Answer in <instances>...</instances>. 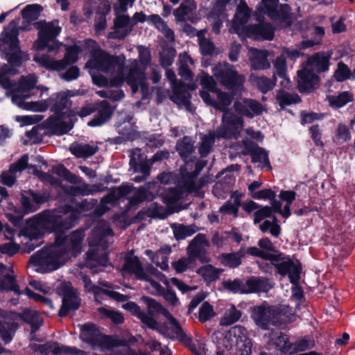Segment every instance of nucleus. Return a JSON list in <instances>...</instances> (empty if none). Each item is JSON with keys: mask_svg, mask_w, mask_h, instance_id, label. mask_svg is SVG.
I'll use <instances>...</instances> for the list:
<instances>
[{"mask_svg": "<svg viewBox=\"0 0 355 355\" xmlns=\"http://www.w3.org/2000/svg\"><path fill=\"white\" fill-rule=\"evenodd\" d=\"M77 218L78 213L75 211H64L62 214L44 211L30 220L26 234L31 240L41 237L44 232L56 234L54 244L31 257L29 263L36 272L46 273L55 270L66 262L67 254L76 256L81 251L85 238L83 230H77L67 236H62L65 230L74 226Z\"/></svg>", "mask_w": 355, "mask_h": 355, "instance_id": "1", "label": "nucleus"}, {"mask_svg": "<svg viewBox=\"0 0 355 355\" xmlns=\"http://www.w3.org/2000/svg\"><path fill=\"white\" fill-rule=\"evenodd\" d=\"M85 44L91 58L85 67L92 78L93 83L100 87L110 85L121 87L125 82L131 88L132 94L141 90L143 98L149 94V87L146 82L145 69H141L139 62L130 60L125 64L123 56L112 55L100 49L95 41L87 40Z\"/></svg>", "mask_w": 355, "mask_h": 355, "instance_id": "2", "label": "nucleus"}, {"mask_svg": "<svg viewBox=\"0 0 355 355\" xmlns=\"http://www.w3.org/2000/svg\"><path fill=\"white\" fill-rule=\"evenodd\" d=\"M176 150L185 162V166L180 168L182 175L180 186L169 189L165 193H161L162 201L168 208H172L173 205L182 198H184L188 193L196 192L200 189L196 182V178L204 165L199 162L195 164V171L192 173L193 163L191 159V154L194 151L193 141L190 137H184L182 140L177 142Z\"/></svg>", "mask_w": 355, "mask_h": 355, "instance_id": "3", "label": "nucleus"}, {"mask_svg": "<svg viewBox=\"0 0 355 355\" xmlns=\"http://www.w3.org/2000/svg\"><path fill=\"white\" fill-rule=\"evenodd\" d=\"M111 236L112 230L109 225L105 222H100L88 238L90 249L87 253L86 264L93 273L101 271L96 269L97 267H105L109 264L106 249L110 243Z\"/></svg>", "mask_w": 355, "mask_h": 355, "instance_id": "4", "label": "nucleus"}, {"mask_svg": "<svg viewBox=\"0 0 355 355\" xmlns=\"http://www.w3.org/2000/svg\"><path fill=\"white\" fill-rule=\"evenodd\" d=\"M332 53L320 52L309 57L304 68L298 71V87L302 92L313 90L319 82L318 73L329 69Z\"/></svg>", "mask_w": 355, "mask_h": 355, "instance_id": "5", "label": "nucleus"}, {"mask_svg": "<svg viewBox=\"0 0 355 355\" xmlns=\"http://www.w3.org/2000/svg\"><path fill=\"white\" fill-rule=\"evenodd\" d=\"M217 96L214 107L223 112L222 126L226 128L219 135L222 137H230L238 133L243 126V120L229 110V106L231 105L233 99L232 94L223 92L220 89L215 92Z\"/></svg>", "mask_w": 355, "mask_h": 355, "instance_id": "6", "label": "nucleus"}, {"mask_svg": "<svg viewBox=\"0 0 355 355\" xmlns=\"http://www.w3.org/2000/svg\"><path fill=\"white\" fill-rule=\"evenodd\" d=\"M218 82L232 94H241L245 90V77L238 73L234 66L227 62L218 63L212 68Z\"/></svg>", "mask_w": 355, "mask_h": 355, "instance_id": "7", "label": "nucleus"}, {"mask_svg": "<svg viewBox=\"0 0 355 355\" xmlns=\"http://www.w3.org/2000/svg\"><path fill=\"white\" fill-rule=\"evenodd\" d=\"M19 21V19L12 21L1 34L0 39L6 51L8 62L15 66H19L23 61L29 59L28 55L19 48L17 28Z\"/></svg>", "mask_w": 355, "mask_h": 355, "instance_id": "8", "label": "nucleus"}, {"mask_svg": "<svg viewBox=\"0 0 355 355\" xmlns=\"http://www.w3.org/2000/svg\"><path fill=\"white\" fill-rule=\"evenodd\" d=\"M84 50L88 51V46L85 44V42L84 44L78 42L66 48V53L62 60H55L48 55L37 54L34 56L33 60L47 69L60 71L64 69L69 64L77 62L78 54Z\"/></svg>", "mask_w": 355, "mask_h": 355, "instance_id": "9", "label": "nucleus"}, {"mask_svg": "<svg viewBox=\"0 0 355 355\" xmlns=\"http://www.w3.org/2000/svg\"><path fill=\"white\" fill-rule=\"evenodd\" d=\"M244 331L243 327L235 326L229 330L224 338V347L233 355H250L251 353L252 343Z\"/></svg>", "mask_w": 355, "mask_h": 355, "instance_id": "10", "label": "nucleus"}, {"mask_svg": "<svg viewBox=\"0 0 355 355\" xmlns=\"http://www.w3.org/2000/svg\"><path fill=\"white\" fill-rule=\"evenodd\" d=\"M39 29L38 39L35 42L34 47L37 50H42L46 47L49 51H53L62 44L54 41V39L60 34L61 27L57 20L51 22L39 21L36 24Z\"/></svg>", "mask_w": 355, "mask_h": 355, "instance_id": "11", "label": "nucleus"}, {"mask_svg": "<svg viewBox=\"0 0 355 355\" xmlns=\"http://www.w3.org/2000/svg\"><path fill=\"white\" fill-rule=\"evenodd\" d=\"M159 186L156 182H148L139 188H135L132 185H122L118 189V194L120 196H125L132 194L130 198V203L135 205L144 200H152L154 197V191H157Z\"/></svg>", "mask_w": 355, "mask_h": 355, "instance_id": "12", "label": "nucleus"}, {"mask_svg": "<svg viewBox=\"0 0 355 355\" xmlns=\"http://www.w3.org/2000/svg\"><path fill=\"white\" fill-rule=\"evenodd\" d=\"M80 338L94 349H104L112 345L110 338L102 334L93 324L81 326Z\"/></svg>", "mask_w": 355, "mask_h": 355, "instance_id": "13", "label": "nucleus"}, {"mask_svg": "<svg viewBox=\"0 0 355 355\" xmlns=\"http://www.w3.org/2000/svg\"><path fill=\"white\" fill-rule=\"evenodd\" d=\"M59 295H62V304L59 315L63 317L70 311L76 310L80 306V299L70 282H63L57 288Z\"/></svg>", "mask_w": 355, "mask_h": 355, "instance_id": "14", "label": "nucleus"}, {"mask_svg": "<svg viewBox=\"0 0 355 355\" xmlns=\"http://www.w3.org/2000/svg\"><path fill=\"white\" fill-rule=\"evenodd\" d=\"M265 7V12L272 19L279 20L285 24L282 28H287L290 23V9L288 5H278L279 0H261Z\"/></svg>", "mask_w": 355, "mask_h": 355, "instance_id": "15", "label": "nucleus"}, {"mask_svg": "<svg viewBox=\"0 0 355 355\" xmlns=\"http://www.w3.org/2000/svg\"><path fill=\"white\" fill-rule=\"evenodd\" d=\"M252 318L256 324L263 329H268L270 324H277L275 309L267 304H261L252 309Z\"/></svg>", "mask_w": 355, "mask_h": 355, "instance_id": "16", "label": "nucleus"}, {"mask_svg": "<svg viewBox=\"0 0 355 355\" xmlns=\"http://www.w3.org/2000/svg\"><path fill=\"white\" fill-rule=\"evenodd\" d=\"M166 76L171 85V99L178 105H187L189 103L190 94L181 83H177L175 72L171 69H167Z\"/></svg>", "mask_w": 355, "mask_h": 355, "instance_id": "17", "label": "nucleus"}, {"mask_svg": "<svg viewBox=\"0 0 355 355\" xmlns=\"http://www.w3.org/2000/svg\"><path fill=\"white\" fill-rule=\"evenodd\" d=\"M234 108L238 114L250 119L261 114L264 111L263 106L259 101L251 98L235 101Z\"/></svg>", "mask_w": 355, "mask_h": 355, "instance_id": "18", "label": "nucleus"}, {"mask_svg": "<svg viewBox=\"0 0 355 355\" xmlns=\"http://www.w3.org/2000/svg\"><path fill=\"white\" fill-rule=\"evenodd\" d=\"M79 278L83 282L85 291L88 293H93L96 299H97L98 296L101 293H103L118 302H125L128 300L127 295L112 291L104 290L94 285L91 279L85 275L80 274Z\"/></svg>", "mask_w": 355, "mask_h": 355, "instance_id": "19", "label": "nucleus"}, {"mask_svg": "<svg viewBox=\"0 0 355 355\" xmlns=\"http://www.w3.org/2000/svg\"><path fill=\"white\" fill-rule=\"evenodd\" d=\"M243 34L255 40H272L274 37V29L267 23L248 26Z\"/></svg>", "mask_w": 355, "mask_h": 355, "instance_id": "20", "label": "nucleus"}, {"mask_svg": "<svg viewBox=\"0 0 355 355\" xmlns=\"http://www.w3.org/2000/svg\"><path fill=\"white\" fill-rule=\"evenodd\" d=\"M250 17V10L243 0H240L236 12L232 22V29L239 35L243 34L248 26H245Z\"/></svg>", "mask_w": 355, "mask_h": 355, "instance_id": "21", "label": "nucleus"}, {"mask_svg": "<svg viewBox=\"0 0 355 355\" xmlns=\"http://www.w3.org/2000/svg\"><path fill=\"white\" fill-rule=\"evenodd\" d=\"M28 155H22L15 164H12L8 171L3 172L1 175V182L4 185L12 187L16 180V173L24 170L28 164Z\"/></svg>", "mask_w": 355, "mask_h": 355, "instance_id": "22", "label": "nucleus"}, {"mask_svg": "<svg viewBox=\"0 0 355 355\" xmlns=\"http://www.w3.org/2000/svg\"><path fill=\"white\" fill-rule=\"evenodd\" d=\"M29 96L30 95H23V97H21L18 93L13 94L12 101L19 107L28 111L44 112L47 110L49 104L46 101L26 102L25 99Z\"/></svg>", "mask_w": 355, "mask_h": 355, "instance_id": "23", "label": "nucleus"}, {"mask_svg": "<svg viewBox=\"0 0 355 355\" xmlns=\"http://www.w3.org/2000/svg\"><path fill=\"white\" fill-rule=\"evenodd\" d=\"M42 352L45 354L52 353L55 355H82L84 352L74 347H68L60 345L57 343H49L40 346Z\"/></svg>", "mask_w": 355, "mask_h": 355, "instance_id": "24", "label": "nucleus"}, {"mask_svg": "<svg viewBox=\"0 0 355 355\" xmlns=\"http://www.w3.org/2000/svg\"><path fill=\"white\" fill-rule=\"evenodd\" d=\"M123 308L137 316L141 322L150 329H157L158 323L149 315L141 310L139 306L133 302L123 304Z\"/></svg>", "mask_w": 355, "mask_h": 355, "instance_id": "25", "label": "nucleus"}, {"mask_svg": "<svg viewBox=\"0 0 355 355\" xmlns=\"http://www.w3.org/2000/svg\"><path fill=\"white\" fill-rule=\"evenodd\" d=\"M134 24L130 18L125 15L116 14L114 19V37L123 39L132 31Z\"/></svg>", "mask_w": 355, "mask_h": 355, "instance_id": "26", "label": "nucleus"}, {"mask_svg": "<svg viewBox=\"0 0 355 355\" xmlns=\"http://www.w3.org/2000/svg\"><path fill=\"white\" fill-rule=\"evenodd\" d=\"M230 0H217L213 12L211 17L214 19L213 23V31L218 34L223 21L227 18V15L225 13V7L229 3Z\"/></svg>", "mask_w": 355, "mask_h": 355, "instance_id": "27", "label": "nucleus"}, {"mask_svg": "<svg viewBox=\"0 0 355 355\" xmlns=\"http://www.w3.org/2000/svg\"><path fill=\"white\" fill-rule=\"evenodd\" d=\"M159 313H162L168 320L169 324H173L175 326V332L173 334H169V332L163 331L164 336L165 337L171 338V339H178L182 342L187 343L189 341V338L187 335L184 332L183 329L180 326V324L178 321L171 315V313L165 309L163 306L162 310L159 311Z\"/></svg>", "mask_w": 355, "mask_h": 355, "instance_id": "28", "label": "nucleus"}, {"mask_svg": "<svg viewBox=\"0 0 355 355\" xmlns=\"http://www.w3.org/2000/svg\"><path fill=\"white\" fill-rule=\"evenodd\" d=\"M159 313H162L168 320L169 324H173L175 326V332L173 334H169V332L163 331L164 336L165 337L171 338V339H178L182 342L187 343L189 341V338L187 335L184 332L183 329L180 326V324L178 321L171 315V313L165 309L163 306L162 310L159 311Z\"/></svg>", "mask_w": 355, "mask_h": 355, "instance_id": "29", "label": "nucleus"}, {"mask_svg": "<svg viewBox=\"0 0 355 355\" xmlns=\"http://www.w3.org/2000/svg\"><path fill=\"white\" fill-rule=\"evenodd\" d=\"M123 273L128 272L135 275L137 279H145L144 275L146 272V268L144 269L141 264L137 257H129L125 259V263L122 268Z\"/></svg>", "mask_w": 355, "mask_h": 355, "instance_id": "30", "label": "nucleus"}, {"mask_svg": "<svg viewBox=\"0 0 355 355\" xmlns=\"http://www.w3.org/2000/svg\"><path fill=\"white\" fill-rule=\"evenodd\" d=\"M184 29L187 32L191 31L192 34L198 37L200 51L203 55H211L214 52L215 47L213 42L205 37L207 33L206 29L197 31L189 26H185Z\"/></svg>", "mask_w": 355, "mask_h": 355, "instance_id": "31", "label": "nucleus"}, {"mask_svg": "<svg viewBox=\"0 0 355 355\" xmlns=\"http://www.w3.org/2000/svg\"><path fill=\"white\" fill-rule=\"evenodd\" d=\"M250 51V60L252 69L263 70L270 67V64L267 58V51L256 49H251Z\"/></svg>", "mask_w": 355, "mask_h": 355, "instance_id": "32", "label": "nucleus"}, {"mask_svg": "<svg viewBox=\"0 0 355 355\" xmlns=\"http://www.w3.org/2000/svg\"><path fill=\"white\" fill-rule=\"evenodd\" d=\"M196 6L193 0H184L180 7L174 10L173 15L178 21L191 20L192 12Z\"/></svg>", "mask_w": 355, "mask_h": 355, "instance_id": "33", "label": "nucleus"}, {"mask_svg": "<svg viewBox=\"0 0 355 355\" xmlns=\"http://www.w3.org/2000/svg\"><path fill=\"white\" fill-rule=\"evenodd\" d=\"M98 150L96 145L73 143L69 146L70 152L77 157L85 158L94 155Z\"/></svg>", "mask_w": 355, "mask_h": 355, "instance_id": "34", "label": "nucleus"}, {"mask_svg": "<svg viewBox=\"0 0 355 355\" xmlns=\"http://www.w3.org/2000/svg\"><path fill=\"white\" fill-rule=\"evenodd\" d=\"M112 114V109L110 105L107 101H103L99 105L98 116L89 121L87 124L92 127L101 125L109 120Z\"/></svg>", "mask_w": 355, "mask_h": 355, "instance_id": "35", "label": "nucleus"}, {"mask_svg": "<svg viewBox=\"0 0 355 355\" xmlns=\"http://www.w3.org/2000/svg\"><path fill=\"white\" fill-rule=\"evenodd\" d=\"M0 291H11L17 295L22 294L23 292L20 290L15 277L13 275L12 270L7 272L0 279Z\"/></svg>", "mask_w": 355, "mask_h": 355, "instance_id": "36", "label": "nucleus"}, {"mask_svg": "<svg viewBox=\"0 0 355 355\" xmlns=\"http://www.w3.org/2000/svg\"><path fill=\"white\" fill-rule=\"evenodd\" d=\"M194 64L193 60L186 53L179 55V75L185 80H191L193 75L189 69V65Z\"/></svg>", "mask_w": 355, "mask_h": 355, "instance_id": "37", "label": "nucleus"}, {"mask_svg": "<svg viewBox=\"0 0 355 355\" xmlns=\"http://www.w3.org/2000/svg\"><path fill=\"white\" fill-rule=\"evenodd\" d=\"M130 165L133 169H142L146 174H148V168H150L146 161V157L141 153V150L139 148H135L132 150Z\"/></svg>", "mask_w": 355, "mask_h": 355, "instance_id": "38", "label": "nucleus"}, {"mask_svg": "<svg viewBox=\"0 0 355 355\" xmlns=\"http://www.w3.org/2000/svg\"><path fill=\"white\" fill-rule=\"evenodd\" d=\"M37 82V77L35 74L23 76L13 94L18 93L21 97H23V95H28L27 93L36 87Z\"/></svg>", "mask_w": 355, "mask_h": 355, "instance_id": "39", "label": "nucleus"}, {"mask_svg": "<svg viewBox=\"0 0 355 355\" xmlns=\"http://www.w3.org/2000/svg\"><path fill=\"white\" fill-rule=\"evenodd\" d=\"M17 328V324L10 320L5 318L0 320V337L5 342L8 343L11 341L14 332Z\"/></svg>", "mask_w": 355, "mask_h": 355, "instance_id": "40", "label": "nucleus"}, {"mask_svg": "<svg viewBox=\"0 0 355 355\" xmlns=\"http://www.w3.org/2000/svg\"><path fill=\"white\" fill-rule=\"evenodd\" d=\"M225 130H226V128H223L221 125L220 130L218 131L217 135H215L214 132H209L208 135H203L201 137L202 143L199 148V153L202 156H205L209 153L216 137H223L222 136L219 135V133L223 132ZM236 134L237 133H236L234 135L230 136V137H236Z\"/></svg>", "mask_w": 355, "mask_h": 355, "instance_id": "41", "label": "nucleus"}, {"mask_svg": "<svg viewBox=\"0 0 355 355\" xmlns=\"http://www.w3.org/2000/svg\"><path fill=\"white\" fill-rule=\"evenodd\" d=\"M77 92L67 90L66 92H62L57 94L55 97L53 96L51 98V101H54V110L57 112L61 111L65 107L68 106L69 104V97L74 96L77 95Z\"/></svg>", "mask_w": 355, "mask_h": 355, "instance_id": "42", "label": "nucleus"}, {"mask_svg": "<svg viewBox=\"0 0 355 355\" xmlns=\"http://www.w3.org/2000/svg\"><path fill=\"white\" fill-rule=\"evenodd\" d=\"M250 292H266L272 287L268 279L260 277H252L247 281Z\"/></svg>", "mask_w": 355, "mask_h": 355, "instance_id": "43", "label": "nucleus"}, {"mask_svg": "<svg viewBox=\"0 0 355 355\" xmlns=\"http://www.w3.org/2000/svg\"><path fill=\"white\" fill-rule=\"evenodd\" d=\"M222 271L223 270L208 264L198 269L197 273L202 277L205 282L209 283L218 279Z\"/></svg>", "mask_w": 355, "mask_h": 355, "instance_id": "44", "label": "nucleus"}, {"mask_svg": "<svg viewBox=\"0 0 355 355\" xmlns=\"http://www.w3.org/2000/svg\"><path fill=\"white\" fill-rule=\"evenodd\" d=\"M353 95L349 92H343L338 94L327 96L329 105L334 108H340L351 102Z\"/></svg>", "mask_w": 355, "mask_h": 355, "instance_id": "45", "label": "nucleus"}, {"mask_svg": "<svg viewBox=\"0 0 355 355\" xmlns=\"http://www.w3.org/2000/svg\"><path fill=\"white\" fill-rule=\"evenodd\" d=\"M253 162H259L265 167L271 168L268 159V153L265 149L257 145H252L249 149Z\"/></svg>", "mask_w": 355, "mask_h": 355, "instance_id": "46", "label": "nucleus"}, {"mask_svg": "<svg viewBox=\"0 0 355 355\" xmlns=\"http://www.w3.org/2000/svg\"><path fill=\"white\" fill-rule=\"evenodd\" d=\"M243 254L241 252L236 253H224L218 256L220 263L230 268H236L241 264Z\"/></svg>", "mask_w": 355, "mask_h": 355, "instance_id": "47", "label": "nucleus"}, {"mask_svg": "<svg viewBox=\"0 0 355 355\" xmlns=\"http://www.w3.org/2000/svg\"><path fill=\"white\" fill-rule=\"evenodd\" d=\"M275 309V315L278 323L290 322L294 320L295 315L292 309L287 305H279V306H273Z\"/></svg>", "mask_w": 355, "mask_h": 355, "instance_id": "48", "label": "nucleus"}, {"mask_svg": "<svg viewBox=\"0 0 355 355\" xmlns=\"http://www.w3.org/2000/svg\"><path fill=\"white\" fill-rule=\"evenodd\" d=\"M241 317V312L236 309L234 306H231L227 309L221 318L220 324L222 326H230L236 322Z\"/></svg>", "mask_w": 355, "mask_h": 355, "instance_id": "49", "label": "nucleus"}, {"mask_svg": "<svg viewBox=\"0 0 355 355\" xmlns=\"http://www.w3.org/2000/svg\"><path fill=\"white\" fill-rule=\"evenodd\" d=\"M276 98L281 107L290 105L300 101V98L297 94L289 93L284 90H279L277 94Z\"/></svg>", "mask_w": 355, "mask_h": 355, "instance_id": "50", "label": "nucleus"}, {"mask_svg": "<svg viewBox=\"0 0 355 355\" xmlns=\"http://www.w3.org/2000/svg\"><path fill=\"white\" fill-rule=\"evenodd\" d=\"M251 80L262 93L271 90L275 85V79H268L263 76H251Z\"/></svg>", "mask_w": 355, "mask_h": 355, "instance_id": "51", "label": "nucleus"}, {"mask_svg": "<svg viewBox=\"0 0 355 355\" xmlns=\"http://www.w3.org/2000/svg\"><path fill=\"white\" fill-rule=\"evenodd\" d=\"M144 276L145 279H141L140 280L145 281L148 283L146 286V289L153 295L162 294V291L164 288L154 279L153 275H151V274H150L148 272V268H146V272Z\"/></svg>", "mask_w": 355, "mask_h": 355, "instance_id": "52", "label": "nucleus"}, {"mask_svg": "<svg viewBox=\"0 0 355 355\" xmlns=\"http://www.w3.org/2000/svg\"><path fill=\"white\" fill-rule=\"evenodd\" d=\"M247 253L254 257L263 258L271 261H277L281 259V254H275L270 252H266L260 248L250 247L247 249Z\"/></svg>", "mask_w": 355, "mask_h": 355, "instance_id": "53", "label": "nucleus"}, {"mask_svg": "<svg viewBox=\"0 0 355 355\" xmlns=\"http://www.w3.org/2000/svg\"><path fill=\"white\" fill-rule=\"evenodd\" d=\"M259 229L262 232L269 231L271 235L275 237H278L281 232V227L277 224V219L276 217H273L272 222L268 220H265L259 225Z\"/></svg>", "mask_w": 355, "mask_h": 355, "instance_id": "54", "label": "nucleus"}, {"mask_svg": "<svg viewBox=\"0 0 355 355\" xmlns=\"http://www.w3.org/2000/svg\"><path fill=\"white\" fill-rule=\"evenodd\" d=\"M173 230L175 237L178 240L190 236L196 231L195 227L183 225H174Z\"/></svg>", "mask_w": 355, "mask_h": 355, "instance_id": "55", "label": "nucleus"}, {"mask_svg": "<svg viewBox=\"0 0 355 355\" xmlns=\"http://www.w3.org/2000/svg\"><path fill=\"white\" fill-rule=\"evenodd\" d=\"M42 10V6L38 4L28 5L21 11V15L26 20H35Z\"/></svg>", "mask_w": 355, "mask_h": 355, "instance_id": "56", "label": "nucleus"}, {"mask_svg": "<svg viewBox=\"0 0 355 355\" xmlns=\"http://www.w3.org/2000/svg\"><path fill=\"white\" fill-rule=\"evenodd\" d=\"M209 245V242L203 234H198L190 243L187 248V253L200 250Z\"/></svg>", "mask_w": 355, "mask_h": 355, "instance_id": "57", "label": "nucleus"}, {"mask_svg": "<svg viewBox=\"0 0 355 355\" xmlns=\"http://www.w3.org/2000/svg\"><path fill=\"white\" fill-rule=\"evenodd\" d=\"M200 79V84L204 90L207 89L209 92L215 93L217 89L216 83L214 78L209 74L201 72L199 75Z\"/></svg>", "mask_w": 355, "mask_h": 355, "instance_id": "58", "label": "nucleus"}, {"mask_svg": "<svg viewBox=\"0 0 355 355\" xmlns=\"http://www.w3.org/2000/svg\"><path fill=\"white\" fill-rule=\"evenodd\" d=\"M274 343L283 353H292L293 345L288 341L286 335L280 334L274 340Z\"/></svg>", "mask_w": 355, "mask_h": 355, "instance_id": "59", "label": "nucleus"}, {"mask_svg": "<svg viewBox=\"0 0 355 355\" xmlns=\"http://www.w3.org/2000/svg\"><path fill=\"white\" fill-rule=\"evenodd\" d=\"M24 320L32 326L33 331H35L41 324L42 320L40 315L35 311H26L23 315Z\"/></svg>", "mask_w": 355, "mask_h": 355, "instance_id": "60", "label": "nucleus"}, {"mask_svg": "<svg viewBox=\"0 0 355 355\" xmlns=\"http://www.w3.org/2000/svg\"><path fill=\"white\" fill-rule=\"evenodd\" d=\"M193 258L188 255L187 257L181 258L172 263V266L178 273H182L186 271L193 265Z\"/></svg>", "mask_w": 355, "mask_h": 355, "instance_id": "61", "label": "nucleus"}, {"mask_svg": "<svg viewBox=\"0 0 355 355\" xmlns=\"http://www.w3.org/2000/svg\"><path fill=\"white\" fill-rule=\"evenodd\" d=\"M315 346V341L311 337H305L293 345V352H303Z\"/></svg>", "mask_w": 355, "mask_h": 355, "instance_id": "62", "label": "nucleus"}, {"mask_svg": "<svg viewBox=\"0 0 355 355\" xmlns=\"http://www.w3.org/2000/svg\"><path fill=\"white\" fill-rule=\"evenodd\" d=\"M222 284L224 288L228 290L229 291L233 292L234 293H244V286L242 282L238 279L234 280L228 279L223 281Z\"/></svg>", "mask_w": 355, "mask_h": 355, "instance_id": "63", "label": "nucleus"}, {"mask_svg": "<svg viewBox=\"0 0 355 355\" xmlns=\"http://www.w3.org/2000/svg\"><path fill=\"white\" fill-rule=\"evenodd\" d=\"M175 51L173 49L163 50L159 54L160 64L163 67L170 66L175 58Z\"/></svg>", "mask_w": 355, "mask_h": 355, "instance_id": "64", "label": "nucleus"}]
</instances>
